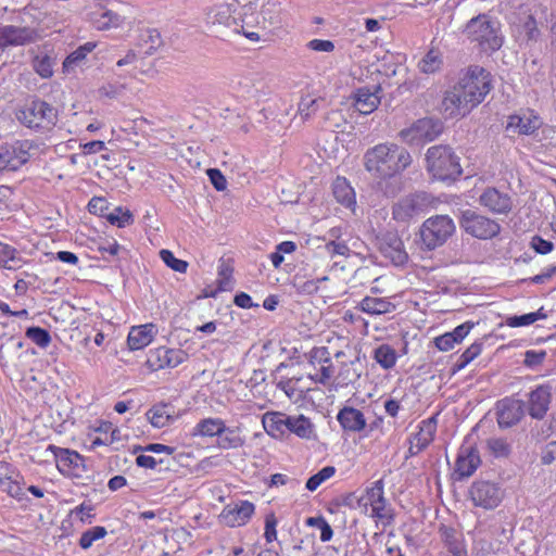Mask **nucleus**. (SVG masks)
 <instances>
[{
  "instance_id": "58836bf2",
  "label": "nucleus",
  "mask_w": 556,
  "mask_h": 556,
  "mask_svg": "<svg viewBox=\"0 0 556 556\" xmlns=\"http://www.w3.org/2000/svg\"><path fill=\"white\" fill-rule=\"evenodd\" d=\"M91 20L94 26L100 30L116 27L121 23V16L111 10L102 11L99 14L93 13Z\"/></svg>"
},
{
  "instance_id": "393cba45",
  "label": "nucleus",
  "mask_w": 556,
  "mask_h": 556,
  "mask_svg": "<svg viewBox=\"0 0 556 556\" xmlns=\"http://www.w3.org/2000/svg\"><path fill=\"white\" fill-rule=\"evenodd\" d=\"M380 91V86H375L372 89L369 87L358 88L353 94L355 109L361 114L374 112L380 104V96L378 94Z\"/></svg>"
},
{
  "instance_id": "c9c22d12",
  "label": "nucleus",
  "mask_w": 556,
  "mask_h": 556,
  "mask_svg": "<svg viewBox=\"0 0 556 556\" xmlns=\"http://www.w3.org/2000/svg\"><path fill=\"white\" fill-rule=\"evenodd\" d=\"M443 65L442 53L438 49H430L418 62V70L424 74H434Z\"/></svg>"
},
{
  "instance_id": "79ce46f5",
  "label": "nucleus",
  "mask_w": 556,
  "mask_h": 556,
  "mask_svg": "<svg viewBox=\"0 0 556 556\" xmlns=\"http://www.w3.org/2000/svg\"><path fill=\"white\" fill-rule=\"evenodd\" d=\"M106 220L119 228H124L134 223V216L128 208L122 206L115 207L112 212L105 215Z\"/></svg>"
},
{
  "instance_id": "0eeeda50",
  "label": "nucleus",
  "mask_w": 556,
  "mask_h": 556,
  "mask_svg": "<svg viewBox=\"0 0 556 556\" xmlns=\"http://www.w3.org/2000/svg\"><path fill=\"white\" fill-rule=\"evenodd\" d=\"M39 150V144L29 139L16 140L0 147V172L18 170Z\"/></svg>"
},
{
  "instance_id": "dca6fc26",
  "label": "nucleus",
  "mask_w": 556,
  "mask_h": 556,
  "mask_svg": "<svg viewBox=\"0 0 556 556\" xmlns=\"http://www.w3.org/2000/svg\"><path fill=\"white\" fill-rule=\"evenodd\" d=\"M255 506L249 501H239L226 505L220 515L219 520L227 527H241L249 522L253 516Z\"/></svg>"
},
{
  "instance_id": "5701e85b",
  "label": "nucleus",
  "mask_w": 556,
  "mask_h": 556,
  "mask_svg": "<svg viewBox=\"0 0 556 556\" xmlns=\"http://www.w3.org/2000/svg\"><path fill=\"white\" fill-rule=\"evenodd\" d=\"M479 203L494 214H508L513 208L510 195L491 187L480 194Z\"/></svg>"
},
{
  "instance_id": "13d9d810",
  "label": "nucleus",
  "mask_w": 556,
  "mask_h": 556,
  "mask_svg": "<svg viewBox=\"0 0 556 556\" xmlns=\"http://www.w3.org/2000/svg\"><path fill=\"white\" fill-rule=\"evenodd\" d=\"M207 176L210 178L211 184L218 191H223L227 187V181L222 172L217 168L207 169Z\"/></svg>"
},
{
  "instance_id": "aec40b11",
  "label": "nucleus",
  "mask_w": 556,
  "mask_h": 556,
  "mask_svg": "<svg viewBox=\"0 0 556 556\" xmlns=\"http://www.w3.org/2000/svg\"><path fill=\"white\" fill-rule=\"evenodd\" d=\"M37 31L30 27L0 25V48L8 46H24L35 42Z\"/></svg>"
},
{
  "instance_id": "603ef678",
  "label": "nucleus",
  "mask_w": 556,
  "mask_h": 556,
  "mask_svg": "<svg viewBox=\"0 0 556 556\" xmlns=\"http://www.w3.org/2000/svg\"><path fill=\"white\" fill-rule=\"evenodd\" d=\"M160 256L162 261L173 270L178 273H185L187 270L188 263L186 261L176 258L169 250H161Z\"/></svg>"
},
{
  "instance_id": "c756f323",
  "label": "nucleus",
  "mask_w": 556,
  "mask_h": 556,
  "mask_svg": "<svg viewBox=\"0 0 556 556\" xmlns=\"http://www.w3.org/2000/svg\"><path fill=\"white\" fill-rule=\"evenodd\" d=\"M357 308L368 315H383L392 313L395 305L387 298L367 295L358 303Z\"/></svg>"
},
{
  "instance_id": "bb28decb",
  "label": "nucleus",
  "mask_w": 556,
  "mask_h": 556,
  "mask_svg": "<svg viewBox=\"0 0 556 556\" xmlns=\"http://www.w3.org/2000/svg\"><path fill=\"white\" fill-rule=\"evenodd\" d=\"M337 420L343 430L348 432H361L367 425L364 414L351 406L341 408L337 415Z\"/></svg>"
},
{
  "instance_id": "de8ad7c7",
  "label": "nucleus",
  "mask_w": 556,
  "mask_h": 556,
  "mask_svg": "<svg viewBox=\"0 0 556 556\" xmlns=\"http://www.w3.org/2000/svg\"><path fill=\"white\" fill-rule=\"evenodd\" d=\"M324 102L321 98H312L309 96L301 99L299 103V113L303 119L309 118L319 108V103Z\"/></svg>"
},
{
  "instance_id": "423d86ee",
  "label": "nucleus",
  "mask_w": 556,
  "mask_h": 556,
  "mask_svg": "<svg viewBox=\"0 0 556 556\" xmlns=\"http://www.w3.org/2000/svg\"><path fill=\"white\" fill-rule=\"evenodd\" d=\"M456 226L448 215L427 218L420 227V238L425 249L431 251L443 245L455 232Z\"/></svg>"
},
{
  "instance_id": "4d7b16f0",
  "label": "nucleus",
  "mask_w": 556,
  "mask_h": 556,
  "mask_svg": "<svg viewBox=\"0 0 556 556\" xmlns=\"http://www.w3.org/2000/svg\"><path fill=\"white\" fill-rule=\"evenodd\" d=\"M325 249L331 257L348 256L350 253V248L344 241L332 240L326 244Z\"/></svg>"
},
{
  "instance_id": "6ab92c4d",
  "label": "nucleus",
  "mask_w": 556,
  "mask_h": 556,
  "mask_svg": "<svg viewBox=\"0 0 556 556\" xmlns=\"http://www.w3.org/2000/svg\"><path fill=\"white\" fill-rule=\"evenodd\" d=\"M435 432L437 415L422 420L419 425V431L409 438V447L406 458L416 456L427 448L433 441Z\"/></svg>"
},
{
  "instance_id": "72a5a7b5",
  "label": "nucleus",
  "mask_w": 556,
  "mask_h": 556,
  "mask_svg": "<svg viewBox=\"0 0 556 556\" xmlns=\"http://www.w3.org/2000/svg\"><path fill=\"white\" fill-rule=\"evenodd\" d=\"M542 125V122L539 116L534 115L532 112L529 114L513 115L508 122V128H514L521 135H530L533 134L536 129H539Z\"/></svg>"
},
{
  "instance_id": "4c0bfd02",
  "label": "nucleus",
  "mask_w": 556,
  "mask_h": 556,
  "mask_svg": "<svg viewBox=\"0 0 556 556\" xmlns=\"http://www.w3.org/2000/svg\"><path fill=\"white\" fill-rule=\"evenodd\" d=\"M375 361L384 369L394 367L397 355L395 350L389 344H381L374 352Z\"/></svg>"
},
{
  "instance_id": "69168bd1",
  "label": "nucleus",
  "mask_w": 556,
  "mask_h": 556,
  "mask_svg": "<svg viewBox=\"0 0 556 556\" xmlns=\"http://www.w3.org/2000/svg\"><path fill=\"white\" fill-rule=\"evenodd\" d=\"M435 346L440 350V351H450L454 348V345L456 344L455 342V338L450 333V332H446L438 338H435Z\"/></svg>"
},
{
  "instance_id": "f704fd0d",
  "label": "nucleus",
  "mask_w": 556,
  "mask_h": 556,
  "mask_svg": "<svg viewBox=\"0 0 556 556\" xmlns=\"http://www.w3.org/2000/svg\"><path fill=\"white\" fill-rule=\"evenodd\" d=\"M333 195L339 203L350 207L355 204V193L345 178L338 177L333 182Z\"/></svg>"
},
{
  "instance_id": "7c9ffc66",
  "label": "nucleus",
  "mask_w": 556,
  "mask_h": 556,
  "mask_svg": "<svg viewBox=\"0 0 556 556\" xmlns=\"http://www.w3.org/2000/svg\"><path fill=\"white\" fill-rule=\"evenodd\" d=\"M94 431L99 432L100 435L91 440V450H94L101 445H112L122 439L119 429L113 427V424L110 421H101Z\"/></svg>"
},
{
  "instance_id": "9d476101",
  "label": "nucleus",
  "mask_w": 556,
  "mask_h": 556,
  "mask_svg": "<svg viewBox=\"0 0 556 556\" xmlns=\"http://www.w3.org/2000/svg\"><path fill=\"white\" fill-rule=\"evenodd\" d=\"M459 226L466 233L481 240L491 239L501 230L497 222L469 208L462 212Z\"/></svg>"
},
{
  "instance_id": "f3484780",
  "label": "nucleus",
  "mask_w": 556,
  "mask_h": 556,
  "mask_svg": "<svg viewBox=\"0 0 556 556\" xmlns=\"http://www.w3.org/2000/svg\"><path fill=\"white\" fill-rule=\"evenodd\" d=\"M186 358L187 353L180 349L160 346L150 351L147 363L153 370H159L165 367L175 368Z\"/></svg>"
},
{
  "instance_id": "c85d7f7f",
  "label": "nucleus",
  "mask_w": 556,
  "mask_h": 556,
  "mask_svg": "<svg viewBox=\"0 0 556 556\" xmlns=\"http://www.w3.org/2000/svg\"><path fill=\"white\" fill-rule=\"evenodd\" d=\"M174 415V407L166 403L155 404L146 413L147 418L155 428H164L172 424L175 418Z\"/></svg>"
},
{
  "instance_id": "338daca9",
  "label": "nucleus",
  "mask_w": 556,
  "mask_h": 556,
  "mask_svg": "<svg viewBox=\"0 0 556 556\" xmlns=\"http://www.w3.org/2000/svg\"><path fill=\"white\" fill-rule=\"evenodd\" d=\"M541 460L549 465L556 460V441L547 443L541 452Z\"/></svg>"
},
{
  "instance_id": "2f4dec72",
  "label": "nucleus",
  "mask_w": 556,
  "mask_h": 556,
  "mask_svg": "<svg viewBox=\"0 0 556 556\" xmlns=\"http://www.w3.org/2000/svg\"><path fill=\"white\" fill-rule=\"evenodd\" d=\"M226 431L225 421L220 418L201 419L192 429V437H220Z\"/></svg>"
},
{
  "instance_id": "7ed1b4c3",
  "label": "nucleus",
  "mask_w": 556,
  "mask_h": 556,
  "mask_svg": "<svg viewBox=\"0 0 556 556\" xmlns=\"http://www.w3.org/2000/svg\"><path fill=\"white\" fill-rule=\"evenodd\" d=\"M426 168L438 180H456L463 173L459 157L450 146H432L426 153Z\"/></svg>"
},
{
  "instance_id": "a19ab883",
  "label": "nucleus",
  "mask_w": 556,
  "mask_h": 556,
  "mask_svg": "<svg viewBox=\"0 0 556 556\" xmlns=\"http://www.w3.org/2000/svg\"><path fill=\"white\" fill-rule=\"evenodd\" d=\"M212 24L230 26L235 18L231 16L230 8L227 4H219L211 9L207 14Z\"/></svg>"
},
{
  "instance_id": "f03ea898",
  "label": "nucleus",
  "mask_w": 556,
  "mask_h": 556,
  "mask_svg": "<svg viewBox=\"0 0 556 556\" xmlns=\"http://www.w3.org/2000/svg\"><path fill=\"white\" fill-rule=\"evenodd\" d=\"M463 34L471 42H476L481 51L493 53L504 43V35L500 22L482 13L470 18L463 29Z\"/></svg>"
},
{
  "instance_id": "3c124183",
  "label": "nucleus",
  "mask_w": 556,
  "mask_h": 556,
  "mask_svg": "<svg viewBox=\"0 0 556 556\" xmlns=\"http://www.w3.org/2000/svg\"><path fill=\"white\" fill-rule=\"evenodd\" d=\"M293 433L301 439H311L314 433V425L311 422L309 418L304 415H299Z\"/></svg>"
},
{
  "instance_id": "49530a36",
  "label": "nucleus",
  "mask_w": 556,
  "mask_h": 556,
  "mask_svg": "<svg viewBox=\"0 0 556 556\" xmlns=\"http://www.w3.org/2000/svg\"><path fill=\"white\" fill-rule=\"evenodd\" d=\"M334 473L336 468L333 466L324 467L307 480L306 489L312 492L315 491L323 482L330 479Z\"/></svg>"
},
{
  "instance_id": "6e6d98bb",
  "label": "nucleus",
  "mask_w": 556,
  "mask_h": 556,
  "mask_svg": "<svg viewBox=\"0 0 556 556\" xmlns=\"http://www.w3.org/2000/svg\"><path fill=\"white\" fill-rule=\"evenodd\" d=\"M85 58L86 54L83 52V50H80V48H77L64 60L63 71L70 73L76 66H78L85 60Z\"/></svg>"
},
{
  "instance_id": "e2e57ef3",
  "label": "nucleus",
  "mask_w": 556,
  "mask_h": 556,
  "mask_svg": "<svg viewBox=\"0 0 556 556\" xmlns=\"http://www.w3.org/2000/svg\"><path fill=\"white\" fill-rule=\"evenodd\" d=\"M531 247H532V249H534L535 252H538L540 254H547L554 248V245L551 241H547L540 236H534L532 238Z\"/></svg>"
},
{
  "instance_id": "4be33fe9",
  "label": "nucleus",
  "mask_w": 556,
  "mask_h": 556,
  "mask_svg": "<svg viewBox=\"0 0 556 556\" xmlns=\"http://www.w3.org/2000/svg\"><path fill=\"white\" fill-rule=\"evenodd\" d=\"M475 106L464 97L463 92L454 86L445 92L442 101V109L446 117H458L468 114Z\"/></svg>"
},
{
  "instance_id": "6e6552de",
  "label": "nucleus",
  "mask_w": 556,
  "mask_h": 556,
  "mask_svg": "<svg viewBox=\"0 0 556 556\" xmlns=\"http://www.w3.org/2000/svg\"><path fill=\"white\" fill-rule=\"evenodd\" d=\"M438 201L428 192L419 191L400 199L392 206L396 222L407 223L414 217L437 207Z\"/></svg>"
},
{
  "instance_id": "1a4fd4ad",
  "label": "nucleus",
  "mask_w": 556,
  "mask_h": 556,
  "mask_svg": "<svg viewBox=\"0 0 556 556\" xmlns=\"http://www.w3.org/2000/svg\"><path fill=\"white\" fill-rule=\"evenodd\" d=\"M456 86L476 108L491 90V75L483 67L472 66Z\"/></svg>"
},
{
  "instance_id": "a18cd8bd",
  "label": "nucleus",
  "mask_w": 556,
  "mask_h": 556,
  "mask_svg": "<svg viewBox=\"0 0 556 556\" xmlns=\"http://www.w3.org/2000/svg\"><path fill=\"white\" fill-rule=\"evenodd\" d=\"M481 351H482V343L473 342L458 357V359L455 364V370H462L463 368H465L470 362H472L477 356L480 355Z\"/></svg>"
},
{
  "instance_id": "bf43d9fd",
  "label": "nucleus",
  "mask_w": 556,
  "mask_h": 556,
  "mask_svg": "<svg viewBox=\"0 0 556 556\" xmlns=\"http://www.w3.org/2000/svg\"><path fill=\"white\" fill-rule=\"evenodd\" d=\"M277 519L274 514H269L265 518V532L264 538L266 542L270 543L277 539Z\"/></svg>"
},
{
  "instance_id": "2eb2a0df",
  "label": "nucleus",
  "mask_w": 556,
  "mask_h": 556,
  "mask_svg": "<svg viewBox=\"0 0 556 556\" xmlns=\"http://www.w3.org/2000/svg\"><path fill=\"white\" fill-rule=\"evenodd\" d=\"M442 131L440 122L432 118H421L415 122L409 128L403 129L400 136L405 141L419 144L434 140Z\"/></svg>"
},
{
  "instance_id": "680f3d73",
  "label": "nucleus",
  "mask_w": 556,
  "mask_h": 556,
  "mask_svg": "<svg viewBox=\"0 0 556 556\" xmlns=\"http://www.w3.org/2000/svg\"><path fill=\"white\" fill-rule=\"evenodd\" d=\"M343 123H344L343 115L338 110L330 111L325 116V126L328 128H332L333 130L336 128H340Z\"/></svg>"
},
{
  "instance_id": "774afa93",
  "label": "nucleus",
  "mask_w": 556,
  "mask_h": 556,
  "mask_svg": "<svg viewBox=\"0 0 556 556\" xmlns=\"http://www.w3.org/2000/svg\"><path fill=\"white\" fill-rule=\"evenodd\" d=\"M124 87L122 85L106 84L99 88V94L105 98H116L122 91Z\"/></svg>"
},
{
  "instance_id": "0e129e2a",
  "label": "nucleus",
  "mask_w": 556,
  "mask_h": 556,
  "mask_svg": "<svg viewBox=\"0 0 556 556\" xmlns=\"http://www.w3.org/2000/svg\"><path fill=\"white\" fill-rule=\"evenodd\" d=\"M475 327V323L466 321L459 326H457L450 333L455 338L456 343H460L470 332V330Z\"/></svg>"
},
{
  "instance_id": "a211bd4d",
  "label": "nucleus",
  "mask_w": 556,
  "mask_h": 556,
  "mask_svg": "<svg viewBox=\"0 0 556 556\" xmlns=\"http://www.w3.org/2000/svg\"><path fill=\"white\" fill-rule=\"evenodd\" d=\"M511 33L520 45L536 41L540 35L536 21L527 12H521L511 20Z\"/></svg>"
},
{
  "instance_id": "ea45409f",
  "label": "nucleus",
  "mask_w": 556,
  "mask_h": 556,
  "mask_svg": "<svg viewBox=\"0 0 556 556\" xmlns=\"http://www.w3.org/2000/svg\"><path fill=\"white\" fill-rule=\"evenodd\" d=\"M546 318V314L543 312V307L536 312L528 313L520 316H509L506 318V325L513 328L529 326L536 320Z\"/></svg>"
},
{
  "instance_id": "b1692460",
  "label": "nucleus",
  "mask_w": 556,
  "mask_h": 556,
  "mask_svg": "<svg viewBox=\"0 0 556 556\" xmlns=\"http://www.w3.org/2000/svg\"><path fill=\"white\" fill-rule=\"evenodd\" d=\"M523 416L520 401L509 397L497 403V424L501 428H509L516 425Z\"/></svg>"
},
{
  "instance_id": "052dcab7",
  "label": "nucleus",
  "mask_w": 556,
  "mask_h": 556,
  "mask_svg": "<svg viewBox=\"0 0 556 556\" xmlns=\"http://www.w3.org/2000/svg\"><path fill=\"white\" fill-rule=\"evenodd\" d=\"M306 47L316 52H332L334 50V43L331 40L324 39H312L306 43Z\"/></svg>"
},
{
  "instance_id": "39448f33",
  "label": "nucleus",
  "mask_w": 556,
  "mask_h": 556,
  "mask_svg": "<svg viewBox=\"0 0 556 556\" xmlns=\"http://www.w3.org/2000/svg\"><path fill=\"white\" fill-rule=\"evenodd\" d=\"M358 503L364 508L365 514L380 521L384 527L393 522L394 513L384 497V483L382 479L375 481L371 486L367 488Z\"/></svg>"
},
{
  "instance_id": "cd10ccee",
  "label": "nucleus",
  "mask_w": 556,
  "mask_h": 556,
  "mask_svg": "<svg viewBox=\"0 0 556 556\" xmlns=\"http://www.w3.org/2000/svg\"><path fill=\"white\" fill-rule=\"evenodd\" d=\"M156 332V326L153 324L132 327L128 333L127 344L132 351L141 350L152 342Z\"/></svg>"
},
{
  "instance_id": "09e8293b",
  "label": "nucleus",
  "mask_w": 556,
  "mask_h": 556,
  "mask_svg": "<svg viewBox=\"0 0 556 556\" xmlns=\"http://www.w3.org/2000/svg\"><path fill=\"white\" fill-rule=\"evenodd\" d=\"M26 337L40 348H47L51 342L49 331L40 327L27 328Z\"/></svg>"
},
{
  "instance_id": "473e14b6",
  "label": "nucleus",
  "mask_w": 556,
  "mask_h": 556,
  "mask_svg": "<svg viewBox=\"0 0 556 556\" xmlns=\"http://www.w3.org/2000/svg\"><path fill=\"white\" fill-rule=\"evenodd\" d=\"M286 414L280 412H267L262 417V425L268 435L282 439L285 433Z\"/></svg>"
},
{
  "instance_id": "f8f14e48",
  "label": "nucleus",
  "mask_w": 556,
  "mask_h": 556,
  "mask_svg": "<svg viewBox=\"0 0 556 556\" xmlns=\"http://www.w3.org/2000/svg\"><path fill=\"white\" fill-rule=\"evenodd\" d=\"M469 494L473 505L483 509L496 508L504 498V491L500 484L486 480L473 482Z\"/></svg>"
},
{
  "instance_id": "e433bc0d",
  "label": "nucleus",
  "mask_w": 556,
  "mask_h": 556,
  "mask_svg": "<svg viewBox=\"0 0 556 556\" xmlns=\"http://www.w3.org/2000/svg\"><path fill=\"white\" fill-rule=\"evenodd\" d=\"M358 358L349 362H341V366L337 375L338 383L348 386L358 380L361 377V370L358 369Z\"/></svg>"
},
{
  "instance_id": "ddd939ff",
  "label": "nucleus",
  "mask_w": 556,
  "mask_h": 556,
  "mask_svg": "<svg viewBox=\"0 0 556 556\" xmlns=\"http://www.w3.org/2000/svg\"><path fill=\"white\" fill-rule=\"evenodd\" d=\"M47 451L53 454L56 468L63 476L78 478L86 471L85 459L76 451L53 444L48 445Z\"/></svg>"
},
{
  "instance_id": "9b49d317",
  "label": "nucleus",
  "mask_w": 556,
  "mask_h": 556,
  "mask_svg": "<svg viewBox=\"0 0 556 556\" xmlns=\"http://www.w3.org/2000/svg\"><path fill=\"white\" fill-rule=\"evenodd\" d=\"M331 353L327 346H315L307 354L308 364L314 372L308 374V378L323 386H328L334 377V366L331 361Z\"/></svg>"
},
{
  "instance_id": "37998d69",
  "label": "nucleus",
  "mask_w": 556,
  "mask_h": 556,
  "mask_svg": "<svg viewBox=\"0 0 556 556\" xmlns=\"http://www.w3.org/2000/svg\"><path fill=\"white\" fill-rule=\"evenodd\" d=\"M244 444V439L241 438L237 429L226 427V431L218 437V446L223 450L238 448Z\"/></svg>"
},
{
  "instance_id": "8fccbe9b",
  "label": "nucleus",
  "mask_w": 556,
  "mask_h": 556,
  "mask_svg": "<svg viewBox=\"0 0 556 556\" xmlns=\"http://www.w3.org/2000/svg\"><path fill=\"white\" fill-rule=\"evenodd\" d=\"M486 446L495 457H506L510 453V446L503 438H490L486 441Z\"/></svg>"
},
{
  "instance_id": "f257e3e1",
  "label": "nucleus",
  "mask_w": 556,
  "mask_h": 556,
  "mask_svg": "<svg viewBox=\"0 0 556 556\" xmlns=\"http://www.w3.org/2000/svg\"><path fill=\"white\" fill-rule=\"evenodd\" d=\"M363 163L372 177L389 179L402 174L412 164V155L396 143L384 142L369 148L364 153Z\"/></svg>"
},
{
  "instance_id": "c03bdc74",
  "label": "nucleus",
  "mask_w": 556,
  "mask_h": 556,
  "mask_svg": "<svg viewBox=\"0 0 556 556\" xmlns=\"http://www.w3.org/2000/svg\"><path fill=\"white\" fill-rule=\"evenodd\" d=\"M108 531L104 527L97 526L87 531L83 532L79 539V546L83 549H88L92 546L93 542L103 539L106 535Z\"/></svg>"
},
{
  "instance_id": "4468645a",
  "label": "nucleus",
  "mask_w": 556,
  "mask_h": 556,
  "mask_svg": "<svg viewBox=\"0 0 556 556\" xmlns=\"http://www.w3.org/2000/svg\"><path fill=\"white\" fill-rule=\"evenodd\" d=\"M380 253L395 266H403L408 261L404 243L395 231H386L377 237Z\"/></svg>"
},
{
  "instance_id": "864d4df0",
  "label": "nucleus",
  "mask_w": 556,
  "mask_h": 556,
  "mask_svg": "<svg viewBox=\"0 0 556 556\" xmlns=\"http://www.w3.org/2000/svg\"><path fill=\"white\" fill-rule=\"evenodd\" d=\"M34 70L42 78H50L53 75L51 58L36 56L34 60Z\"/></svg>"
},
{
  "instance_id": "412c9836",
  "label": "nucleus",
  "mask_w": 556,
  "mask_h": 556,
  "mask_svg": "<svg viewBox=\"0 0 556 556\" xmlns=\"http://www.w3.org/2000/svg\"><path fill=\"white\" fill-rule=\"evenodd\" d=\"M480 464L481 459L477 447L463 444L458 450L454 472L458 479L468 478L473 475Z\"/></svg>"
},
{
  "instance_id": "20e7f679",
  "label": "nucleus",
  "mask_w": 556,
  "mask_h": 556,
  "mask_svg": "<svg viewBox=\"0 0 556 556\" xmlns=\"http://www.w3.org/2000/svg\"><path fill=\"white\" fill-rule=\"evenodd\" d=\"M18 122L29 129L46 131L52 129L58 122V111L48 102L34 99L16 112Z\"/></svg>"
},
{
  "instance_id": "5fc2aeb1",
  "label": "nucleus",
  "mask_w": 556,
  "mask_h": 556,
  "mask_svg": "<svg viewBox=\"0 0 556 556\" xmlns=\"http://www.w3.org/2000/svg\"><path fill=\"white\" fill-rule=\"evenodd\" d=\"M0 489L12 497L21 498L23 495L22 486L18 481L13 478V476L8 480H1Z\"/></svg>"
},
{
  "instance_id": "a878e982",
  "label": "nucleus",
  "mask_w": 556,
  "mask_h": 556,
  "mask_svg": "<svg viewBox=\"0 0 556 556\" xmlns=\"http://www.w3.org/2000/svg\"><path fill=\"white\" fill-rule=\"evenodd\" d=\"M552 399V388L547 384L539 386L529 395V414L531 417L541 419L548 410Z\"/></svg>"
}]
</instances>
